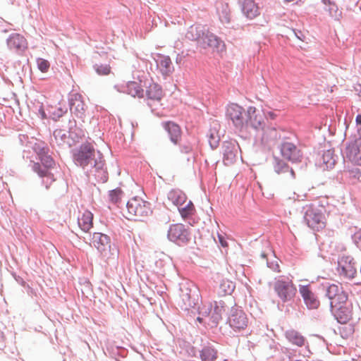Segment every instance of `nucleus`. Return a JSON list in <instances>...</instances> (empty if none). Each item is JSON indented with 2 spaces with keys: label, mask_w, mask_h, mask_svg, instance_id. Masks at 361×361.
<instances>
[{
  "label": "nucleus",
  "mask_w": 361,
  "mask_h": 361,
  "mask_svg": "<svg viewBox=\"0 0 361 361\" xmlns=\"http://www.w3.org/2000/svg\"><path fill=\"white\" fill-rule=\"evenodd\" d=\"M151 214L150 204L138 197L130 199L126 204V210L123 212L124 216L131 220L145 218Z\"/></svg>",
  "instance_id": "nucleus-1"
},
{
  "label": "nucleus",
  "mask_w": 361,
  "mask_h": 361,
  "mask_svg": "<svg viewBox=\"0 0 361 361\" xmlns=\"http://www.w3.org/2000/svg\"><path fill=\"white\" fill-rule=\"evenodd\" d=\"M92 245L99 252L102 257L106 260L114 259L118 255V249L111 243L110 237L106 234L95 232L92 238Z\"/></svg>",
  "instance_id": "nucleus-2"
},
{
  "label": "nucleus",
  "mask_w": 361,
  "mask_h": 361,
  "mask_svg": "<svg viewBox=\"0 0 361 361\" xmlns=\"http://www.w3.org/2000/svg\"><path fill=\"white\" fill-rule=\"evenodd\" d=\"M326 209L322 205L310 204L307 206L304 219L307 226L314 231H321L326 226Z\"/></svg>",
  "instance_id": "nucleus-3"
},
{
  "label": "nucleus",
  "mask_w": 361,
  "mask_h": 361,
  "mask_svg": "<svg viewBox=\"0 0 361 361\" xmlns=\"http://www.w3.org/2000/svg\"><path fill=\"white\" fill-rule=\"evenodd\" d=\"M73 159L77 165L82 167L94 164V166L101 169L104 165L102 161L95 159V150L90 143L82 145L73 154Z\"/></svg>",
  "instance_id": "nucleus-4"
},
{
  "label": "nucleus",
  "mask_w": 361,
  "mask_h": 361,
  "mask_svg": "<svg viewBox=\"0 0 361 361\" xmlns=\"http://www.w3.org/2000/svg\"><path fill=\"white\" fill-rule=\"evenodd\" d=\"M226 116L239 131H244L247 111L237 104H230L226 108Z\"/></svg>",
  "instance_id": "nucleus-5"
},
{
  "label": "nucleus",
  "mask_w": 361,
  "mask_h": 361,
  "mask_svg": "<svg viewBox=\"0 0 361 361\" xmlns=\"http://www.w3.org/2000/svg\"><path fill=\"white\" fill-rule=\"evenodd\" d=\"M274 289L279 298L285 302L291 300L296 294V288L292 281L279 279L274 283Z\"/></svg>",
  "instance_id": "nucleus-6"
},
{
  "label": "nucleus",
  "mask_w": 361,
  "mask_h": 361,
  "mask_svg": "<svg viewBox=\"0 0 361 361\" xmlns=\"http://www.w3.org/2000/svg\"><path fill=\"white\" fill-rule=\"evenodd\" d=\"M244 131L250 128L255 130L262 129L264 124V114L257 110L255 106H250L247 109V116Z\"/></svg>",
  "instance_id": "nucleus-7"
},
{
  "label": "nucleus",
  "mask_w": 361,
  "mask_h": 361,
  "mask_svg": "<svg viewBox=\"0 0 361 361\" xmlns=\"http://www.w3.org/2000/svg\"><path fill=\"white\" fill-rule=\"evenodd\" d=\"M228 322L235 331H241L247 326L249 320L243 310L233 307L231 309Z\"/></svg>",
  "instance_id": "nucleus-8"
},
{
  "label": "nucleus",
  "mask_w": 361,
  "mask_h": 361,
  "mask_svg": "<svg viewBox=\"0 0 361 361\" xmlns=\"http://www.w3.org/2000/svg\"><path fill=\"white\" fill-rule=\"evenodd\" d=\"M178 304L179 307L185 310H188L191 307H195L197 301V294L194 290L192 291L186 286H183L180 289Z\"/></svg>",
  "instance_id": "nucleus-9"
},
{
  "label": "nucleus",
  "mask_w": 361,
  "mask_h": 361,
  "mask_svg": "<svg viewBox=\"0 0 361 361\" xmlns=\"http://www.w3.org/2000/svg\"><path fill=\"white\" fill-rule=\"evenodd\" d=\"M189 236L190 232L182 224L171 225L168 231L169 239L178 244L187 243L190 239Z\"/></svg>",
  "instance_id": "nucleus-10"
},
{
  "label": "nucleus",
  "mask_w": 361,
  "mask_h": 361,
  "mask_svg": "<svg viewBox=\"0 0 361 361\" xmlns=\"http://www.w3.org/2000/svg\"><path fill=\"white\" fill-rule=\"evenodd\" d=\"M326 296L331 300V307H337L340 305L345 304L348 300V295L342 290V288L336 284H331L328 287Z\"/></svg>",
  "instance_id": "nucleus-11"
},
{
  "label": "nucleus",
  "mask_w": 361,
  "mask_h": 361,
  "mask_svg": "<svg viewBox=\"0 0 361 361\" xmlns=\"http://www.w3.org/2000/svg\"><path fill=\"white\" fill-rule=\"evenodd\" d=\"M338 271L341 276L347 279H353L357 274L355 263L349 256H343L338 262Z\"/></svg>",
  "instance_id": "nucleus-12"
},
{
  "label": "nucleus",
  "mask_w": 361,
  "mask_h": 361,
  "mask_svg": "<svg viewBox=\"0 0 361 361\" xmlns=\"http://www.w3.org/2000/svg\"><path fill=\"white\" fill-rule=\"evenodd\" d=\"M69 105L73 115L81 119L85 117L86 105L81 94L78 93L71 94L69 99Z\"/></svg>",
  "instance_id": "nucleus-13"
},
{
  "label": "nucleus",
  "mask_w": 361,
  "mask_h": 361,
  "mask_svg": "<svg viewBox=\"0 0 361 361\" xmlns=\"http://www.w3.org/2000/svg\"><path fill=\"white\" fill-rule=\"evenodd\" d=\"M299 293L309 309H317L319 307V300L312 290L310 285H300Z\"/></svg>",
  "instance_id": "nucleus-14"
},
{
  "label": "nucleus",
  "mask_w": 361,
  "mask_h": 361,
  "mask_svg": "<svg viewBox=\"0 0 361 361\" xmlns=\"http://www.w3.org/2000/svg\"><path fill=\"white\" fill-rule=\"evenodd\" d=\"M200 43L204 49L210 47L218 53L223 52L226 49L224 42L212 34H206L203 35L200 40Z\"/></svg>",
  "instance_id": "nucleus-15"
},
{
  "label": "nucleus",
  "mask_w": 361,
  "mask_h": 361,
  "mask_svg": "<svg viewBox=\"0 0 361 361\" xmlns=\"http://www.w3.org/2000/svg\"><path fill=\"white\" fill-rule=\"evenodd\" d=\"M281 153L282 157L291 161H298L301 158L300 151L291 142H286L281 145Z\"/></svg>",
  "instance_id": "nucleus-16"
},
{
  "label": "nucleus",
  "mask_w": 361,
  "mask_h": 361,
  "mask_svg": "<svg viewBox=\"0 0 361 361\" xmlns=\"http://www.w3.org/2000/svg\"><path fill=\"white\" fill-rule=\"evenodd\" d=\"M7 44L10 49L18 53L23 52L27 48L26 39L18 33H13L7 39Z\"/></svg>",
  "instance_id": "nucleus-17"
},
{
  "label": "nucleus",
  "mask_w": 361,
  "mask_h": 361,
  "mask_svg": "<svg viewBox=\"0 0 361 361\" xmlns=\"http://www.w3.org/2000/svg\"><path fill=\"white\" fill-rule=\"evenodd\" d=\"M336 320L341 324H347L353 317L352 308L350 305L342 304L337 307H331Z\"/></svg>",
  "instance_id": "nucleus-18"
},
{
  "label": "nucleus",
  "mask_w": 361,
  "mask_h": 361,
  "mask_svg": "<svg viewBox=\"0 0 361 361\" xmlns=\"http://www.w3.org/2000/svg\"><path fill=\"white\" fill-rule=\"evenodd\" d=\"M225 303L222 300L214 302V310L212 312V309L209 307H202L200 309V314L202 315L211 314L212 318L215 322H217L221 318L222 314L225 312Z\"/></svg>",
  "instance_id": "nucleus-19"
},
{
  "label": "nucleus",
  "mask_w": 361,
  "mask_h": 361,
  "mask_svg": "<svg viewBox=\"0 0 361 361\" xmlns=\"http://www.w3.org/2000/svg\"><path fill=\"white\" fill-rule=\"evenodd\" d=\"M242 4V11L246 18L254 19L260 15L258 4L255 0H240Z\"/></svg>",
  "instance_id": "nucleus-20"
},
{
  "label": "nucleus",
  "mask_w": 361,
  "mask_h": 361,
  "mask_svg": "<svg viewBox=\"0 0 361 361\" xmlns=\"http://www.w3.org/2000/svg\"><path fill=\"white\" fill-rule=\"evenodd\" d=\"M162 126L167 131L171 141L174 144H178L181 137V130L179 126L172 121L164 122Z\"/></svg>",
  "instance_id": "nucleus-21"
},
{
  "label": "nucleus",
  "mask_w": 361,
  "mask_h": 361,
  "mask_svg": "<svg viewBox=\"0 0 361 361\" xmlns=\"http://www.w3.org/2000/svg\"><path fill=\"white\" fill-rule=\"evenodd\" d=\"M285 337L292 345L302 347L306 343V338L301 333L295 329H288L285 332Z\"/></svg>",
  "instance_id": "nucleus-22"
},
{
  "label": "nucleus",
  "mask_w": 361,
  "mask_h": 361,
  "mask_svg": "<svg viewBox=\"0 0 361 361\" xmlns=\"http://www.w3.org/2000/svg\"><path fill=\"white\" fill-rule=\"evenodd\" d=\"M78 224L79 227L85 232H88L93 226V214L85 210L78 216Z\"/></svg>",
  "instance_id": "nucleus-23"
},
{
  "label": "nucleus",
  "mask_w": 361,
  "mask_h": 361,
  "mask_svg": "<svg viewBox=\"0 0 361 361\" xmlns=\"http://www.w3.org/2000/svg\"><path fill=\"white\" fill-rule=\"evenodd\" d=\"M168 199L175 205L180 207L187 202L185 194L178 189H173L168 193Z\"/></svg>",
  "instance_id": "nucleus-24"
},
{
  "label": "nucleus",
  "mask_w": 361,
  "mask_h": 361,
  "mask_svg": "<svg viewBox=\"0 0 361 361\" xmlns=\"http://www.w3.org/2000/svg\"><path fill=\"white\" fill-rule=\"evenodd\" d=\"M224 161L226 164H231L235 160L237 154V148L234 144L226 143L224 146Z\"/></svg>",
  "instance_id": "nucleus-25"
},
{
  "label": "nucleus",
  "mask_w": 361,
  "mask_h": 361,
  "mask_svg": "<svg viewBox=\"0 0 361 361\" xmlns=\"http://www.w3.org/2000/svg\"><path fill=\"white\" fill-rule=\"evenodd\" d=\"M146 95L148 99L152 101H160L164 95L161 87L156 84L152 83L147 87Z\"/></svg>",
  "instance_id": "nucleus-26"
},
{
  "label": "nucleus",
  "mask_w": 361,
  "mask_h": 361,
  "mask_svg": "<svg viewBox=\"0 0 361 361\" xmlns=\"http://www.w3.org/2000/svg\"><path fill=\"white\" fill-rule=\"evenodd\" d=\"M33 170L39 176L46 178V180H44V182L47 189L49 188V185L48 184H51L52 182L55 181L54 175L49 170L43 169L40 164L35 163L33 165Z\"/></svg>",
  "instance_id": "nucleus-27"
},
{
  "label": "nucleus",
  "mask_w": 361,
  "mask_h": 361,
  "mask_svg": "<svg viewBox=\"0 0 361 361\" xmlns=\"http://www.w3.org/2000/svg\"><path fill=\"white\" fill-rule=\"evenodd\" d=\"M142 81L141 80L140 82L135 81L128 82L127 84V93L133 97H143L144 90L142 89Z\"/></svg>",
  "instance_id": "nucleus-28"
},
{
  "label": "nucleus",
  "mask_w": 361,
  "mask_h": 361,
  "mask_svg": "<svg viewBox=\"0 0 361 361\" xmlns=\"http://www.w3.org/2000/svg\"><path fill=\"white\" fill-rule=\"evenodd\" d=\"M280 132L274 127H267L263 133L262 140L265 142H276L281 139Z\"/></svg>",
  "instance_id": "nucleus-29"
},
{
  "label": "nucleus",
  "mask_w": 361,
  "mask_h": 361,
  "mask_svg": "<svg viewBox=\"0 0 361 361\" xmlns=\"http://www.w3.org/2000/svg\"><path fill=\"white\" fill-rule=\"evenodd\" d=\"M218 357L217 350L211 346H205L200 351L202 361H216Z\"/></svg>",
  "instance_id": "nucleus-30"
},
{
  "label": "nucleus",
  "mask_w": 361,
  "mask_h": 361,
  "mask_svg": "<svg viewBox=\"0 0 361 361\" xmlns=\"http://www.w3.org/2000/svg\"><path fill=\"white\" fill-rule=\"evenodd\" d=\"M159 66L164 75H169L173 69L170 57L166 56H160Z\"/></svg>",
  "instance_id": "nucleus-31"
},
{
  "label": "nucleus",
  "mask_w": 361,
  "mask_h": 361,
  "mask_svg": "<svg viewBox=\"0 0 361 361\" xmlns=\"http://www.w3.org/2000/svg\"><path fill=\"white\" fill-rule=\"evenodd\" d=\"M348 156L352 161L361 165V153L357 145L353 144L349 147Z\"/></svg>",
  "instance_id": "nucleus-32"
},
{
  "label": "nucleus",
  "mask_w": 361,
  "mask_h": 361,
  "mask_svg": "<svg viewBox=\"0 0 361 361\" xmlns=\"http://www.w3.org/2000/svg\"><path fill=\"white\" fill-rule=\"evenodd\" d=\"M178 210L183 218H187L193 215L195 211L193 203L190 200L185 206L178 207Z\"/></svg>",
  "instance_id": "nucleus-33"
},
{
  "label": "nucleus",
  "mask_w": 361,
  "mask_h": 361,
  "mask_svg": "<svg viewBox=\"0 0 361 361\" xmlns=\"http://www.w3.org/2000/svg\"><path fill=\"white\" fill-rule=\"evenodd\" d=\"M275 171L279 174L287 173L290 178H295V173L293 170L281 161L276 163V165L275 166Z\"/></svg>",
  "instance_id": "nucleus-34"
},
{
  "label": "nucleus",
  "mask_w": 361,
  "mask_h": 361,
  "mask_svg": "<svg viewBox=\"0 0 361 361\" xmlns=\"http://www.w3.org/2000/svg\"><path fill=\"white\" fill-rule=\"evenodd\" d=\"M219 17L223 22L230 21V9L228 4H221V8H217Z\"/></svg>",
  "instance_id": "nucleus-35"
},
{
  "label": "nucleus",
  "mask_w": 361,
  "mask_h": 361,
  "mask_svg": "<svg viewBox=\"0 0 361 361\" xmlns=\"http://www.w3.org/2000/svg\"><path fill=\"white\" fill-rule=\"evenodd\" d=\"M40 161L44 166L43 169H47L49 171V169L52 168L55 165V162L54 159L51 157V156L47 154L45 152L39 154Z\"/></svg>",
  "instance_id": "nucleus-36"
},
{
  "label": "nucleus",
  "mask_w": 361,
  "mask_h": 361,
  "mask_svg": "<svg viewBox=\"0 0 361 361\" xmlns=\"http://www.w3.org/2000/svg\"><path fill=\"white\" fill-rule=\"evenodd\" d=\"M322 2L329 6L330 15L335 19L339 20L341 16V12L338 10V6L334 3H331L330 0H322Z\"/></svg>",
  "instance_id": "nucleus-37"
},
{
  "label": "nucleus",
  "mask_w": 361,
  "mask_h": 361,
  "mask_svg": "<svg viewBox=\"0 0 361 361\" xmlns=\"http://www.w3.org/2000/svg\"><path fill=\"white\" fill-rule=\"evenodd\" d=\"M123 197V191L121 188H117L109 192V199L113 203H118L121 201Z\"/></svg>",
  "instance_id": "nucleus-38"
},
{
  "label": "nucleus",
  "mask_w": 361,
  "mask_h": 361,
  "mask_svg": "<svg viewBox=\"0 0 361 361\" xmlns=\"http://www.w3.org/2000/svg\"><path fill=\"white\" fill-rule=\"evenodd\" d=\"M94 69L98 75H107L111 73V66L108 64H96Z\"/></svg>",
  "instance_id": "nucleus-39"
},
{
  "label": "nucleus",
  "mask_w": 361,
  "mask_h": 361,
  "mask_svg": "<svg viewBox=\"0 0 361 361\" xmlns=\"http://www.w3.org/2000/svg\"><path fill=\"white\" fill-rule=\"evenodd\" d=\"M323 161L326 167H331L335 164V159L333 157V152L330 150L326 151L323 154Z\"/></svg>",
  "instance_id": "nucleus-40"
},
{
  "label": "nucleus",
  "mask_w": 361,
  "mask_h": 361,
  "mask_svg": "<svg viewBox=\"0 0 361 361\" xmlns=\"http://www.w3.org/2000/svg\"><path fill=\"white\" fill-rule=\"evenodd\" d=\"M37 66L38 68L43 73H46L48 71L50 64L48 61L44 59H37Z\"/></svg>",
  "instance_id": "nucleus-41"
},
{
  "label": "nucleus",
  "mask_w": 361,
  "mask_h": 361,
  "mask_svg": "<svg viewBox=\"0 0 361 361\" xmlns=\"http://www.w3.org/2000/svg\"><path fill=\"white\" fill-rule=\"evenodd\" d=\"M353 240L358 247L361 250V229L357 231L353 235Z\"/></svg>",
  "instance_id": "nucleus-42"
},
{
  "label": "nucleus",
  "mask_w": 361,
  "mask_h": 361,
  "mask_svg": "<svg viewBox=\"0 0 361 361\" xmlns=\"http://www.w3.org/2000/svg\"><path fill=\"white\" fill-rule=\"evenodd\" d=\"M227 283V289H224V292L226 294H230L234 289V286L231 282L224 281L221 284V288H224L226 284Z\"/></svg>",
  "instance_id": "nucleus-43"
},
{
  "label": "nucleus",
  "mask_w": 361,
  "mask_h": 361,
  "mask_svg": "<svg viewBox=\"0 0 361 361\" xmlns=\"http://www.w3.org/2000/svg\"><path fill=\"white\" fill-rule=\"evenodd\" d=\"M66 108H59L56 111L52 112L54 118L61 117L66 112Z\"/></svg>",
  "instance_id": "nucleus-44"
},
{
  "label": "nucleus",
  "mask_w": 361,
  "mask_h": 361,
  "mask_svg": "<svg viewBox=\"0 0 361 361\" xmlns=\"http://www.w3.org/2000/svg\"><path fill=\"white\" fill-rule=\"evenodd\" d=\"M266 116L268 118H269L271 120H274L277 117V114L274 111H272L267 112Z\"/></svg>",
  "instance_id": "nucleus-45"
},
{
  "label": "nucleus",
  "mask_w": 361,
  "mask_h": 361,
  "mask_svg": "<svg viewBox=\"0 0 361 361\" xmlns=\"http://www.w3.org/2000/svg\"><path fill=\"white\" fill-rule=\"evenodd\" d=\"M191 150H192V147L190 145L183 146L182 148V152H185V153H189L191 152Z\"/></svg>",
  "instance_id": "nucleus-46"
},
{
  "label": "nucleus",
  "mask_w": 361,
  "mask_h": 361,
  "mask_svg": "<svg viewBox=\"0 0 361 361\" xmlns=\"http://www.w3.org/2000/svg\"><path fill=\"white\" fill-rule=\"evenodd\" d=\"M219 242H220V243L221 244V245L223 247H227L228 246L227 242L223 238V237L219 236Z\"/></svg>",
  "instance_id": "nucleus-47"
},
{
  "label": "nucleus",
  "mask_w": 361,
  "mask_h": 361,
  "mask_svg": "<svg viewBox=\"0 0 361 361\" xmlns=\"http://www.w3.org/2000/svg\"><path fill=\"white\" fill-rule=\"evenodd\" d=\"M282 360L283 361H298V360L291 359L288 355H286L285 356H283L282 357Z\"/></svg>",
  "instance_id": "nucleus-48"
},
{
  "label": "nucleus",
  "mask_w": 361,
  "mask_h": 361,
  "mask_svg": "<svg viewBox=\"0 0 361 361\" xmlns=\"http://www.w3.org/2000/svg\"><path fill=\"white\" fill-rule=\"evenodd\" d=\"M355 121L357 125H361V114L356 116Z\"/></svg>",
  "instance_id": "nucleus-49"
},
{
  "label": "nucleus",
  "mask_w": 361,
  "mask_h": 361,
  "mask_svg": "<svg viewBox=\"0 0 361 361\" xmlns=\"http://www.w3.org/2000/svg\"><path fill=\"white\" fill-rule=\"evenodd\" d=\"M39 111H40V113H41V114H42V117L43 118H46V114H45V113H44V110H43V109H42V108H41V109H39Z\"/></svg>",
  "instance_id": "nucleus-50"
},
{
  "label": "nucleus",
  "mask_w": 361,
  "mask_h": 361,
  "mask_svg": "<svg viewBox=\"0 0 361 361\" xmlns=\"http://www.w3.org/2000/svg\"><path fill=\"white\" fill-rule=\"evenodd\" d=\"M197 320L201 322H202V319L200 317H197Z\"/></svg>",
  "instance_id": "nucleus-51"
}]
</instances>
